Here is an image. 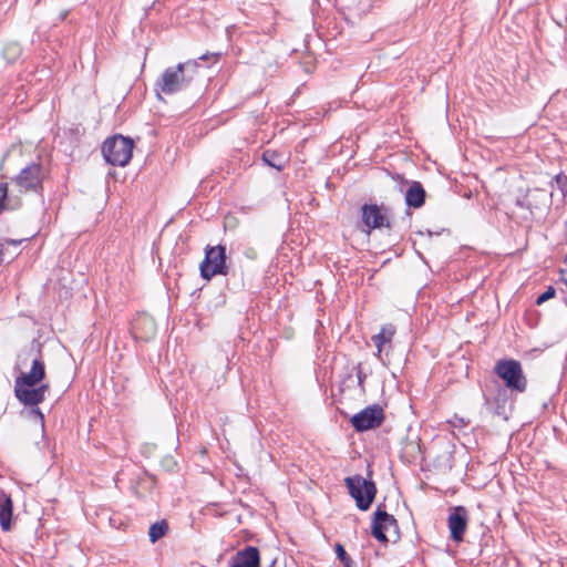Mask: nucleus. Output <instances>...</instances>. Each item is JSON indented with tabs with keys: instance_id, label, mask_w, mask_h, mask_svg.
Masks as SVG:
<instances>
[{
	"instance_id": "nucleus-18",
	"label": "nucleus",
	"mask_w": 567,
	"mask_h": 567,
	"mask_svg": "<svg viewBox=\"0 0 567 567\" xmlns=\"http://www.w3.org/2000/svg\"><path fill=\"white\" fill-rule=\"evenodd\" d=\"M20 207V198L9 196L8 184L0 183V214L4 210H16Z\"/></svg>"
},
{
	"instance_id": "nucleus-5",
	"label": "nucleus",
	"mask_w": 567,
	"mask_h": 567,
	"mask_svg": "<svg viewBox=\"0 0 567 567\" xmlns=\"http://www.w3.org/2000/svg\"><path fill=\"white\" fill-rule=\"evenodd\" d=\"M371 476V472H369ZM344 484L350 496L355 501V505L360 511H368L377 496L378 489L375 483L369 478H364L359 474L344 478Z\"/></svg>"
},
{
	"instance_id": "nucleus-11",
	"label": "nucleus",
	"mask_w": 567,
	"mask_h": 567,
	"mask_svg": "<svg viewBox=\"0 0 567 567\" xmlns=\"http://www.w3.org/2000/svg\"><path fill=\"white\" fill-rule=\"evenodd\" d=\"M468 523V511L464 506H454L450 508L447 526L450 528L451 539L461 543Z\"/></svg>"
},
{
	"instance_id": "nucleus-14",
	"label": "nucleus",
	"mask_w": 567,
	"mask_h": 567,
	"mask_svg": "<svg viewBox=\"0 0 567 567\" xmlns=\"http://www.w3.org/2000/svg\"><path fill=\"white\" fill-rule=\"evenodd\" d=\"M361 214L362 221L368 228V231L371 229L390 227V221L383 213V208L379 207L377 204H364L361 207Z\"/></svg>"
},
{
	"instance_id": "nucleus-12",
	"label": "nucleus",
	"mask_w": 567,
	"mask_h": 567,
	"mask_svg": "<svg viewBox=\"0 0 567 567\" xmlns=\"http://www.w3.org/2000/svg\"><path fill=\"white\" fill-rule=\"evenodd\" d=\"M157 327L154 318L147 313H138L132 321L131 333L135 340L150 341L155 338Z\"/></svg>"
},
{
	"instance_id": "nucleus-3",
	"label": "nucleus",
	"mask_w": 567,
	"mask_h": 567,
	"mask_svg": "<svg viewBox=\"0 0 567 567\" xmlns=\"http://www.w3.org/2000/svg\"><path fill=\"white\" fill-rule=\"evenodd\" d=\"M493 372L504 382V388L511 393H524L527 389V378L522 363L515 359H499L496 361Z\"/></svg>"
},
{
	"instance_id": "nucleus-32",
	"label": "nucleus",
	"mask_w": 567,
	"mask_h": 567,
	"mask_svg": "<svg viewBox=\"0 0 567 567\" xmlns=\"http://www.w3.org/2000/svg\"><path fill=\"white\" fill-rule=\"evenodd\" d=\"M246 255H247L248 257H254V250H252V249H250V252H246Z\"/></svg>"
},
{
	"instance_id": "nucleus-4",
	"label": "nucleus",
	"mask_w": 567,
	"mask_h": 567,
	"mask_svg": "<svg viewBox=\"0 0 567 567\" xmlns=\"http://www.w3.org/2000/svg\"><path fill=\"white\" fill-rule=\"evenodd\" d=\"M133 147L132 138L116 134L103 142L102 154L107 164L124 167L132 158Z\"/></svg>"
},
{
	"instance_id": "nucleus-8",
	"label": "nucleus",
	"mask_w": 567,
	"mask_h": 567,
	"mask_svg": "<svg viewBox=\"0 0 567 567\" xmlns=\"http://www.w3.org/2000/svg\"><path fill=\"white\" fill-rule=\"evenodd\" d=\"M384 421V411L379 404H372L354 414L350 422L357 432H365L379 427Z\"/></svg>"
},
{
	"instance_id": "nucleus-28",
	"label": "nucleus",
	"mask_w": 567,
	"mask_h": 567,
	"mask_svg": "<svg viewBox=\"0 0 567 567\" xmlns=\"http://www.w3.org/2000/svg\"><path fill=\"white\" fill-rule=\"evenodd\" d=\"M4 260V243L0 240V266Z\"/></svg>"
},
{
	"instance_id": "nucleus-13",
	"label": "nucleus",
	"mask_w": 567,
	"mask_h": 567,
	"mask_svg": "<svg viewBox=\"0 0 567 567\" xmlns=\"http://www.w3.org/2000/svg\"><path fill=\"white\" fill-rule=\"evenodd\" d=\"M516 205L520 208L529 210L532 215L544 213L549 208L550 200L544 189L535 188L530 190L524 198L516 199Z\"/></svg>"
},
{
	"instance_id": "nucleus-22",
	"label": "nucleus",
	"mask_w": 567,
	"mask_h": 567,
	"mask_svg": "<svg viewBox=\"0 0 567 567\" xmlns=\"http://www.w3.org/2000/svg\"><path fill=\"white\" fill-rule=\"evenodd\" d=\"M336 554L338 559L342 563L344 567H352L354 564L352 558L348 555L344 547L341 544H337L336 547Z\"/></svg>"
},
{
	"instance_id": "nucleus-19",
	"label": "nucleus",
	"mask_w": 567,
	"mask_h": 567,
	"mask_svg": "<svg viewBox=\"0 0 567 567\" xmlns=\"http://www.w3.org/2000/svg\"><path fill=\"white\" fill-rule=\"evenodd\" d=\"M261 158L266 165L276 168L277 171H282L287 163L281 153L271 150H266L262 153Z\"/></svg>"
},
{
	"instance_id": "nucleus-7",
	"label": "nucleus",
	"mask_w": 567,
	"mask_h": 567,
	"mask_svg": "<svg viewBox=\"0 0 567 567\" xmlns=\"http://www.w3.org/2000/svg\"><path fill=\"white\" fill-rule=\"evenodd\" d=\"M43 177L44 168L41 165V163L32 162L31 164L22 168L17 176L11 178V182L19 187L21 193H40L43 189Z\"/></svg>"
},
{
	"instance_id": "nucleus-30",
	"label": "nucleus",
	"mask_w": 567,
	"mask_h": 567,
	"mask_svg": "<svg viewBox=\"0 0 567 567\" xmlns=\"http://www.w3.org/2000/svg\"><path fill=\"white\" fill-rule=\"evenodd\" d=\"M561 280L567 285V272H561Z\"/></svg>"
},
{
	"instance_id": "nucleus-10",
	"label": "nucleus",
	"mask_w": 567,
	"mask_h": 567,
	"mask_svg": "<svg viewBox=\"0 0 567 567\" xmlns=\"http://www.w3.org/2000/svg\"><path fill=\"white\" fill-rule=\"evenodd\" d=\"M509 390L504 388L497 380L485 383L483 396L485 403L495 406L497 415H505V406L509 400Z\"/></svg>"
},
{
	"instance_id": "nucleus-16",
	"label": "nucleus",
	"mask_w": 567,
	"mask_h": 567,
	"mask_svg": "<svg viewBox=\"0 0 567 567\" xmlns=\"http://www.w3.org/2000/svg\"><path fill=\"white\" fill-rule=\"evenodd\" d=\"M409 185V188L405 192V204L408 207L412 208H421L425 204L426 192L423 185L417 181H403Z\"/></svg>"
},
{
	"instance_id": "nucleus-23",
	"label": "nucleus",
	"mask_w": 567,
	"mask_h": 567,
	"mask_svg": "<svg viewBox=\"0 0 567 567\" xmlns=\"http://www.w3.org/2000/svg\"><path fill=\"white\" fill-rule=\"evenodd\" d=\"M554 182L557 185V188L561 192L564 197H567V176L563 173L557 174L554 177Z\"/></svg>"
},
{
	"instance_id": "nucleus-17",
	"label": "nucleus",
	"mask_w": 567,
	"mask_h": 567,
	"mask_svg": "<svg viewBox=\"0 0 567 567\" xmlns=\"http://www.w3.org/2000/svg\"><path fill=\"white\" fill-rule=\"evenodd\" d=\"M13 503L9 494L0 489V526L8 532L11 528Z\"/></svg>"
},
{
	"instance_id": "nucleus-6",
	"label": "nucleus",
	"mask_w": 567,
	"mask_h": 567,
	"mask_svg": "<svg viewBox=\"0 0 567 567\" xmlns=\"http://www.w3.org/2000/svg\"><path fill=\"white\" fill-rule=\"evenodd\" d=\"M200 276L205 280H210L217 275L227 276L229 267L227 265L226 247L223 245L205 247V257L199 265Z\"/></svg>"
},
{
	"instance_id": "nucleus-27",
	"label": "nucleus",
	"mask_w": 567,
	"mask_h": 567,
	"mask_svg": "<svg viewBox=\"0 0 567 567\" xmlns=\"http://www.w3.org/2000/svg\"><path fill=\"white\" fill-rule=\"evenodd\" d=\"M24 239H6L4 244L19 246Z\"/></svg>"
},
{
	"instance_id": "nucleus-21",
	"label": "nucleus",
	"mask_w": 567,
	"mask_h": 567,
	"mask_svg": "<svg viewBox=\"0 0 567 567\" xmlns=\"http://www.w3.org/2000/svg\"><path fill=\"white\" fill-rule=\"evenodd\" d=\"M167 530L168 524L166 520L163 519L159 522H155L154 524L151 525L148 530L150 542L153 544L156 543L166 535Z\"/></svg>"
},
{
	"instance_id": "nucleus-15",
	"label": "nucleus",
	"mask_w": 567,
	"mask_h": 567,
	"mask_svg": "<svg viewBox=\"0 0 567 567\" xmlns=\"http://www.w3.org/2000/svg\"><path fill=\"white\" fill-rule=\"evenodd\" d=\"M229 567H260V553L255 546H246L238 550L230 560Z\"/></svg>"
},
{
	"instance_id": "nucleus-24",
	"label": "nucleus",
	"mask_w": 567,
	"mask_h": 567,
	"mask_svg": "<svg viewBox=\"0 0 567 567\" xmlns=\"http://www.w3.org/2000/svg\"><path fill=\"white\" fill-rule=\"evenodd\" d=\"M555 293H556V290L554 289V287L549 286L546 291H544L542 295H539L536 299V303L537 305H542L544 302H546L547 300L551 299L555 297Z\"/></svg>"
},
{
	"instance_id": "nucleus-33",
	"label": "nucleus",
	"mask_w": 567,
	"mask_h": 567,
	"mask_svg": "<svg viewBox=\"0 0 567 567\" xmlns=\"http://www.w3.org/2000/svg\"><path fill=\"white\" fill-rule=\"evenodd\" d=\"M269 567H276V563L272 561L271 565Z\"/></svg>"
},
{
	"instance_id": "nucleus-26",
	"label": "nucleus",
	"mask_w": 567,
	"mask_h": 567,
	"mask_svg": "<svg viewBox=\"0 0 567 567\" xmlns=\"http://www.w3.org/2000/svg\"><path fill=\"white\" fill-rule=\"evenodd\" d=\"M220 56H221L220 52L205 53V54L200 55L198 58V60H202L205 62H210L214 64L220 59Z\"/></svg>"
},
{
	"instance_id": "nucleus-31",
	"label": "nucleus",
	"mask_w": 567,
	"mask_h": 567,
	"mask_svg": "<svg viewBox=\"0 0 567 567\" xmlns=\"http://www.w3.org/2000/svg\"><path fill=\"white\" fill-rule=\"evenodd\" d=\"M534 204L538 205V206H542V202L540 200H537V199H533Z\"/></svg>"
},
{
	"instance_id": "nucleus-25",
	"label": "nucleus",
	"mask_w": 567,
	"mask_h": 567,
	"mask_svg": "<svg viewBox=\"0 0 567 567\" xmlns=\"http://www.w3.org/2000/svg\"><path fill=\"white\" fill-rule=\"evenodd\" d=\"M357 379H358V385L360 386L361 391L364 392V380L367 378V374L363 372L362 364L358 363L354 367Z\"/></svg>"
},
{
	"instance_id": "nucleus-9",
	"label": "nucleus",
	"mask_w": 567,
	"mask_h": 567,
	"mask_svg": "<svg viewBox=\"0 0 567 567\" xmlns=\"http://www.w3.org/2000/svg\"><path fill=\"white\" fill-rule=\"evenodd\" d=\"M390 528H393V530L395 532L396 535L399 534L398 520L395 519V517L393 515L389 514L385 511L384 504H380V505H378V507L373 514V519H372V525H371V534L377 540H379L381 543H386L388 537H386L385 533Z\"/></svg>"
},
{
	"instance_id": "nucleus-20",
	"label": "nucleus",
	"mask_w": 567,
	"mask_h": 567,
	"mask_svg": "<svg viewBox=\"0 0 567 567\" xmlns=\"http://www.w3.org/2000/svg\"><path fill=\"white\" fill-rule=\"evenodd\" d=\"M394 333V327L392 324H388L385 327H382L381 331L372 337V342L377 347L378 353L382 351V347L385 342L391 341Z\"/></svg>"
},
{
	"instance_id": "nucleus-1",
	"label": "nucleus",
	"mask_w": 567,
	"mask_h": 567,
	"mask_svg": "<svg viewBox=\"0 0 567 567\" xmlns=\"http://www.w3.org/2000/svg\"><path fill=\"white\" fill-rule=\"evenodd\" d=\"M45 378V365L40 358L32 361L28 373H21L14 380V395L17 400L25 406H30V415L39 421L44 427V415L38 408L45 399L49 391V384H41Z\"/></svg>"
},
{
	"instance_id": "nucleus-2",
	"label": "nucleus",
	"mask_w": 567,
	"mask_h": 567,
	"mask_svg": "<svg viewBox=\"0 0 567 567\" xmlns=\"http://www.w3.org/2000/svg\"><path fill=\"white\" fill-rule=\"evenodd\" d=\"M197 60L178 63L175 68H167L156 81V89L166 95L184 91L190 86L198 74Z\"/></svg>"
},
{
	"instance_id": "nucleus-29",
	"label": "nucleus",
	"mask_w": 567,
	"mask_h": 567,
	"mask_svg": "<svg viewBox=\"0 0 567 567\" xmlns=\"http://www.w3.org/2000/svg\"><path fill=\"white\" fill-rule=\"evenodd\" d=\"M66 16H68V11L61 12L60 16H59V20L63 21L66 18Z\"/></svg>"
}]
</instances>
